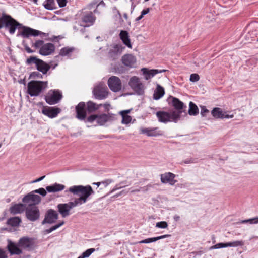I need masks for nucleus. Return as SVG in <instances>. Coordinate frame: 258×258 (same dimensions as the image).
Wrapping results in <instances>:
<instances>
[{
  "label": "nucleus",
  "mask_w": 258,
  "mask_h": 258,
  "mask_svg": "<svg viewBox=\"0 0 258 258\" xmlns=\"http://www.w3.org/2000/svg\"><path fill=\"white\" fill-rule=\"evenodd\" d=\"M21 222V219L18 217H15L9 218L7 221V224L13 227L18 226Z\"/></svg>",
  "instance_id": "nucleus-31"
},
{
  "label": "nucleus",
  "mask_w": 258,
  "mask_h": 258,
  "mask_svg": "<svg viewBox=\"0 0 258 258\" xmlns=\"http://www.w3.org/2000/svg\"><path fill=\"white\" fill-rule=\"evenodd\" d=\"M95 251V248H89L87 249L85 251L82 253L78 258H87Z\"/></svg>",
  "instance_id": "nucleus-36"
},
{
  "label": "nucleus",
  "mask_w": 258,
  "mask_h": 258,
  "mask_svg": "<svg viewBox=\"0 0 258 258\" xmlns=\"http://www.w3.org/2000/svg\"><path fill=\"white\" fill-rule=\"evenodd\" d=\"M62 97V95L60 92L54 90L52 94L45 96V99L48 104L54 105L59 102Z\"/></svg>",
  "instance_id": "nucleus-15"
},
{
  "label": "nucleus",
  "mask_w": 258,
  "mask_h": 258,
  "mask_svg": "<svg viewBox=\"0 0 258 258\" xmlns=\"http://www.w3.org/2000/svg\"><path fill=\"white\" fill-rule=\"evenodd\" d=\"M26 218L30 221H35L39 219L40 213L38 207L35 205H30L25 210Z\"/></svg>",
  "instance_id": "nucleus-10"
},
{
  "label": "nucleus",
  "mask_w": 258,
  "mask_h": 258,
  "mask_svg": "<svg viewBox=\"0 0 258 258\" xmlns=\"http://www.w3.org/2000/svg\"><path fill=\"white\" fill-rule=\"evenodd\" d=\"M121 115L122 116V118L121 121V123L122 124H128L131 121L132 117L130 115L126 114H122Z\"/></svg>",
  "instance_id": "nucleus-40"
},
{
  "label": "nucleus",
  "mask_w": 258,
  "mask_h": 258,
  "mask_svg": "<svg viewBox=\"0 0 258 258\" xmlns=\"http://www.w3.org/2000/svg\"><path fill=\"white\" fill-rule=\"evenodd\" d=\"M99 5H102L103 6H105V4L102 0L100 1H99V3L98 4V6H99Z\"/></svg>",
  "instance_id": "nucleus-63"
},
{
  "label": "nucleus",
  "mask_w": 258,
  "mask_h": 258,
  "mask_svg": "<svg viewBox=\"0 0 258 258\" xmlns=\"http://www.w3.org/2000/svg\"><path fill=\"white\" fill-rule=\"evenodd\" d=\"M59 6L61 8L64 7L67 4V0H57Z\"/></svg>",
  "instance_id": "nucleus-47"
},
{
  "label": "nucleus",
  "mask_w": 258,
  "mask_h": 258,
  "mask_svg": "<svg viewBox=\"0 0 258 258\" xmlns=\"http://www.w3.org/2000/svg\"><path fill=\"white\" fill-rule=\"evenodd\" d=\"M70 192L74 195L79 196L75 198L73 201L68 203H60L57 205L58 212L63 218H65L71 214L70 210L77 206L81 205L87 202L89 197L94 194L90 185H74L71 186L65 192Z\"/></svg>",
  "instance_id": "nucleus-1"
},
{
  "label": "nucleus",
  "mask_w": 258,
  "mask_h": 258,
  "mask_svg": "<svg viewBox=\"0 0 258 258\" xmlns=\"http://www.w3.org/2000/svg\"><path fill=\"white\" fill-rule=\"evenodd\" d=\"M175 175L171 173L168 172L161 175V180L163 183H169L170 185H174L177 181L174 180Z\"/></svg>",
  "instance_id": "nucleus-24"
},
{
  "label": "nucleus",
  "mask_w": 258,
  "mask_h": 258,
  "mask_svg": "<svg viewBox=\"0 0 258 258\" xmlns=\"http://www.w3.org/2000/svg\"><path fill=\"white\" fill-rule=\"evenodd\" d=\"M131 111V110H123V111H121L120 112V114L121 115L122 114H126V115H127L128 113H129Z\"/></svg>",
  "instance_id": "nucleus-55"
},
{
  "label": "nucleus",
  "mask_w": 258,
  "mask_h": 258,
  "mask_svg": "<svg viewBox=\"0 0 258 258\" xmlns=\"http://www.w3.org/2000/svg\"><path fill=\"white\" fill-rule=\"evenodd\" d=\"M125 186H126V185L120 186V185H119V184H116V186L110 192V193H112L114 191H116V190L120 189V188H123V187H125Z\"/></svg>",
  "instance_id": "nucleus-50"
},
{
  "label": "nucleus",
  "mask_w": 258,
  "mask_h": 258,
  "mask_svg": "<svg viewBox=\"0 0 258 258\" xmlns=\"http://www.w3.org/2000/svg\"><path fill=\"white\" fill-rule=\"evenodd\" d=\"M151 187V185H148L146 187H144L143 188L140 187L139 188L131 190V192L135 193V192H139L141 189H142L143 191H145L148 190V187Z\"/></svg>",
  "instance_id": "nucleus-45"
},
{
  "label": "nucleus",
  "mask_w": 258,
  "mask_h": 258,
  "mask_svg": "<svg viewBox=\"0 0 258 258\" xmlns=\"http://www.w3.org/2000/svg\"><path fill=\"white\" fill-rule=\"evenodd\" d=\"M227 247H238L244 245V242L241 241H235L230 242H226Z\"/></svg>",
  "instance_id": "nucleus-35"
},
{
  "label": "nucleus",
  "mask_w": 258,
  "mask_h": 258,
  "mask_svg": "<svg viewBox=\"0 0 258 258\" xmlns=\"http://www.w3.org/2000/svg\"><path fill=\"white\" fill-rule=\"evenodd\" d=\"M76 117L80 120H86L87 108L84 102H80L75 107Z\"/></svg>",
  "instance_id": "nucleus-14"
},
{
  "label": "nucleus",
  "mask_w": 258,
  "mask_h": 258,
  "mask_svg": "<svg viewBox=\"0 0 258 258\" xmlns=\"http://www.w3.org/2000/svg\"><path fill=\"white\" fill-rule=\"evenodd\" d=\"M208 113H209V111L205 106L201 107V114L202 116H206Z\"/></svg>",
  "instance_id": "nucleus-46"
},
{
  "label": "nucleus",
  "mask_w": 258,
  "mask_h": 258,
  "mask_svg": "<svg viewBox=\"0 0 258 258\" xmlns=\"http://www.w3.org/2000/svg\"><path fill=\"white\" fill-rule=\"evenodd\" d=\"M141 132L142 134H146L149 137H156L161 135V134L160 133V131L158 130L157 127L153 128H142Z\"/></svg>",
  "instance_id": "nucleus-27"
},
{
  "label": "nucleus",
  "mask_w": 258,
  "mask_h": 258,
  "mask_svg": "<svg viewBox=\"0 0 258 258\" xmlns=\"http://www.w3.org/2000/svg\"><path fill=\"white\" fill-rule=\"evenodd\" d=\"M0 258H8L6 251L0 248Z\"/></svg>",
  "instance_id": "nucleus-51"
},
{
  "label": "nucleus",
  "mask_w": 258,
  "mask_h": 258,
  "mask_svg": "<svg viewBox=\"0 0 258 258\" xmlns=\"http://www.w3.org/2000/svg\"><path fill=\"white\" fill-rule=\"evenodd\" d=\"M60 111V108L54 107H43L42 110V113L44 115L51 118L56 117Z\"/></svg>",
  "instance_id": "nucleus-18"
},
{
  "label": "nucleus",
  "mask_w": 258,
  "mask_h": 258,
  "mask_svg": "<svg viewBox=\"0 0 258 258\" xmlns=\"http://www.w3.org/2000/svg\"><path fill=\"white\" fill-rule=\"evenodd\" d=\"M124 47L121 45H115L108 52V57L112 60H116L118 59L119 56L122 53Z\"/></svg>",
  "instance_id": "nucleus-19"
},
{
  "label": "nucleus",
  "mask_w": 258,
  "mask_h": 258,
  "mask_svg": "<svg viewBox=\"0 0 258 258\" xmlns=\"http://www.w3.org/2000/svg\"><path fill=\"white\" fill-rule=\"evenodd\" d=\"M115 119V115L112 113L93 114L88 116L85 122L92 123L96 120L98 125L103 126L106 123L112 122Z\"/></svg>",
  "instance_id": "nucleus-2"
},
{
  "label": "nucleus",
  "mask_w": 258,
  "mask_h": 258,
  "mask_svg": "<svg viewBox=\"0 0 258 258\" xmlns=\"http://www.w3.org/2000/svg\"><path fill=\"white\" fill-rule=\"evenodd\" d=\"M113 182L112 179H107L105 181H102L101 184H103L104 187H106L108 185Z\"/></svg>",
  "instance_id": "nucleus-49"
},
{
  "label": "nucleus",
  "mask_w": 258,
  "mask_h": 258,
  "mask_svg": "<svg viewBox=\"0 0 258 258\" xmlns=\"http://www.w3.org/2000/svg\"><path fill=\"white\" fill-rule=\"evenodd\" d=\"M58 218V214L53 209H50L48 210L45 214L44 219L42 221L41 224L44 225L45 224H53Z\"/></svg>",
  "instance_id": "nucleus-12"
},
{
  "label": "nucleus",
  "mask_w": 258,
  "mask_h": 258,
  "mask_svg": "<svg viewBox=\"0 0 258 258\" xmlns=\"http://www.w3.org/2000/svg\"><path fill=\"white\" fill-rule=\"evenodd\" d=\"M102 105V104H97L92 101H89L86 104L87 111L88 114L93 113L98 110Z\"/></svg>",
  "instance_id": "nucleus-25"
},
{
  "label": "nucleus",
  "mask_w": 258,
  "mask_h": 258,
  "mask_svg": "<svg viewBox=\"0 0 258 258\" xmlns=\"http://www.w3.org/2000/svg\"><path fill=\"white\" fill-rule=\"evenodd\" d=\"M150 239H151V240L152 242H155V241H156L159 240L158 237H152V238H150Z\"/></svg>",
  "instance_id": "nucleus-60"
},
{
  "label": "nucleus",
  "mask_w": 258,
  "mask_h": 258,
  "mask_svg": "<svg viewBox=\"0 0 258 258\" xmlns=\"http://www.w3.org/2000/svg\"><path fill=\"white\" fill-rule=\"evenodd\" d=\"M200 79V76L198 74H192L190 76V81L192 82H196L199 81Z\"/></svg>",
  "instance_id": "nucleus-43"
},
{
  "label": "nucleus",
  "mask_w": 258,
  "mask_h": 258,
  "mask_svg": "<svg viewBox=\"0 0 258 258\" xmlns=\"http://www.w3.org/2000/svg\"><path fill=\"white\" fill-rule=\"evenodd\" d=\"M127 192H125L124 190H122L121 191H120V192L116 194L114 196V197H118L120 196H121V195H122L123 194H125V193H127Z\"/></svg>",
  "instance_id": "nucleus-57"
},
{
  "label": "nucleus",
  "mask_w": 258,
  "mask_h": 258,
  "mask_svg": "<svg viewBox=\"0 0 258 258\" xmlns=\"http://www.w3.org/2000/svg\"><path fill=\"white\" fill-rule=\"evenodd\" d=\"M143 16L142 14H141V15H140V16H139L138 17H137V18L136 19L135 21H140V20H141V19H142V18H143Z\"/></svg>",
  "instance_id": "nucleus-64"
},
{
  "label": "nucleus",
  "mask_w": 258,
  "mask_h": 258,
  "mask_svg": "<svg viewBox=\"0 0 258 258\" xmlns=\"http://www.w3.org/2000/svg\"><path fill=\"white\" fill-rule=\"evenodd\" d=\"M199 113V109L197 106L192 102L189 103L188 114L190 115H196Z\"/></svg>",
  "instance_id": "nucleus-32"
},
{
  "label": "nucleus",
  "mask_w": 258,
  "mask_h": 258,
  "mask_svg": "<svg viewBox=\"0 0 258 258\" xmlns=\"http://www.w3.org/2000/svg\"><path fill=\"white\" fill-rule=\"evenodd\" d=\"M170 236V235L166 234V235H161V236H158V237L159 238V240H160V239H164V238H167V237H168Z\"/></svg>",
  "instance_id": "nucleus-56"
},
{
  "label": "nucleus",
  "mask_w": 258,
  "mask_h": 258,
  "mask_svg": "<svg viewBox=\"0 0 258 258\" xmlns=\"http://www.w3.org/2000/svg\"><path fill=\"white\" fill-rule=\"evenodd\" d=\"M151 240L150 238L145 239L144 240H142L140 242V243H151Z\"/></svg>",
  "instance_id": "nucleus-53"
},
{
  "label": "nucleus",
  "mask_w": 258,
  "mask_h": 258,
  "mask_svg": "<svg viewBox=\"0 0 258 258\" xmlns=\"http://www.w3.org/2000/svg\"><path fill=\"white\" fill-rule=\"evenodd\" d=\"M165 94L164 89L159 84H157V87L155 89L153 94V99L154 100H159Z\"/></svg>",
  "instance_id": "nucleus-28"
},
{
  "label": "nucleus",
  "mask_w": 258,
  "mask_h": 258,
  "mask_svg": "<svg viewBox=\"0 0 258 258\" xmlns=\"http://www.w3.org/2000/svg\"><path fill=\"white\" fill-rule=\"evenodd\" d=\"M23 44L25 47V49L28 53H32L34 52V51L30 48V47L27 44H24V41H23Z\"/></svg>",
  "instance_id": "nucleus-48"
},
{
  "label": "nucleus",
  "mask_w": 258,
  "mask_h": 258,
  "mask_svg": "<svg viewBox=\"0 0 258 258\" xmlns=\"http://www.w3.org/2000/svg\"><path fill=\"white\" fill-rule=\"evenodd\" d=\"M47 82L31 81L28 84V93L31 96H37L47 87Z\"/></svg>",
  "instance_id": "nucleus-4"
},
{
  "label": "nucleus",
  "mask_w": 258,
  "mask_h": 258,
  "mask_svg": "<svg viewBox=\"0 0 258 258\" xmlns=\"http://www.w3.org/2000/svg\"><path fill=\"white\" fill-rule=\"evenodd\" d=\"M45 177V176L44 175V176H42L37 179H36V180H33L31 182V183H36V182H40L41 181V180H42Z\"/></svg>",
  "instance_id": "nucleus-52"
},
{
  "label": "nucleus",
  "mask_w": 258,
  "mask_h": 258,
  "mask_svg": "<svg viewBox=\"0 0 258 258\" xmlns=\"http://www.w3.org/2000/svg\"><path fill=\"white\" fill-rule=\"evenodd\" d=\"M177 111L169 112L159 111L156 113V115L159 122L167 123L169 122L177 123L180 119Z\"/></svg>",
  "instance_id": "nucleus-5"
},
{
  "label": "nucleus",
  "mask_w": 258,
  "mask_h": 258,
  "mask_svg": "<svg viewBox=\"0 0 258 258\" xmlns=\"http://www.w3.org/2000/svg\"><path fill=\"white\" fill-rule=\"evenodd\" d=\"M54 0H46L43 3L44 8L47 10H52L55 8Z\"/></svg>",
  "instance_id": "nucleus-33"
},
{
  "label": "nucleus",
  "mask_w": 258,
  "mask_h": 258,
  "mask_svg": "<svg viewBox=\"0 0 258 258\" xmlns=\"http://www.w3.org/2000/svg\"><path fill=\"white\" fill-rule=\"evenodd\" d=\"M227 247L226 243H218L209 248L210 250Z\"/></svg>",
  "instance_id": "nucleus-39"
},
{
  "label": "nucleus",
  "mask_w": 258,
  "mask_h": 258,
  "mask_svg": "<svg viewBox=\"0 0 258 258\" xmlns=\"http://www.w3.org/2000/svg\"><path fill=\"white\" fill-rule=\"evenodd\" d=\"M44 42L43 40H39L36 41V42L32 44V46L35 47L36 48H39L44 45Z\"/></svg>",
  "instance_id": "nucleus-44"
},
{
  "label": "nucleus",
  "mask_w": 258,
  "mask_h": 258,
  "mask_svg": "<svg viewBox=\"0 0 258 258\" xmlns=\"http://www.w3.org/2000/svg\"><path fill=\"white\" fill-rule=\"evenodd\" d=\"M128 85L138 95H142L144 94L145 87L138 77H132L130 79Z\"/></svg>",
  "instance_id": "nucleus-7"
},
{
  "label": "nucleus",
  "mask_w": 258,
  "mask_h": 258,
  "mask_svg": "<svg viewBox=\"0 0 258 258\" xmlns=\"http://www.w3.org/2000/svg\"><path fill=\"white\" fill-rule=\"evenodd\" d=\"M24 205L23 204H15L10 207V212L13 214L21 213L24 211Z\"/></svg>",
  "instance_id": "nucleus-29"
},
{
  "label": "nucleus",
  "mask_w": 258,
  "mask_h": 258,
  "mask_svg": "<svg viewBox=\"0 0 258 258\" xmlns=\"http://www.w3.org/2000/svg\"><path fill=\"white\" fill-rule=\"evenodd\" d=\"M74 48H70L68 47H65L62 48L59 52V55L64 56L69 55L70 53H72L74 50Z\"/></svg>",
  "instance_id": "nucleus-34"
},
{
  "label": "nucleus",
  "mask_w": 258,
  "mask_h": 258,
  "mask_svg": "<svg viewBox=\"0 0 258 258\" xmlns=\"http://www.w3.org/2000/svg\"><path fill=\"white\" fill-rule=\"evenodd\" d=\"M167 101L169 105L172 106L175 109V110H172L171 111H177L176 112H178L179 119H180L183 113H184L185 115L186 114L185 110L186 106L184 105V103L178 98L170 96L167 98Z\"/></svg>",
  "instance_id": "nucleus-6"
},
{
  "label": "nucleus",
  "mask_w": 258,
  "mask_h": 258,
  "mask_svg": "<svg viewBox=\"0 0 258 258\" xmlns=\"http://www.w3.org/2000/svg\"><path fill=\"white\" fill-rule=\"evenodd\" d=\"M121 61L124 66L128 68H135L137 66L136 57L131 54H124Z\"/></svg>",
  "instance_id": "nucleus-16"
},
{
  "label": "nucleus",
  "mask_w": 258,
  "mask_h": 258,
  "mask_svg": "<svg viewBox=\"0 0 258 258\" xmlns=\"http://www.w3.org/2000/svg\"><path fill=\"white\" fill-rule=\"evenodd\" d=\"M64 224V222L63 221H62L60 223L52 226L51 228L46 229L44 231V232L46 234L50 233L52 232L53 231L55 230L56 229H57V228H58L59 227H60V226L63 225Z\"/></svg>",
  "instance_id": "nucleus-37"
},
{
  "label": "nucleus",
  "mask_w": 258,
  "mask_h": 258,
  "mask_svg": "<svg viewBox=\"0 0 258 258\" xmlns=\"http://www.w3.org/2000/svg\"><path fill=\"white\" fill-rule=\"evenodd\" d=\"M249 223L250 224H258V217H254L253 218L249 219L247 220H242L240 223Z\"/></svg>",
  "instance_id": "nucleus-38"
},
{
  "label": "nucleus",
  "mask_w": 258,
  "mask_h": 258,
  "mask_svg": "<svg viewBox=\"0 0 258 258\" xmlns=\"http://www.w3.org/2000/svg\"><path fill=\"white\" fill-rule=\"evenodd\" d=\"M52 61L49 63H47L43 60L37 58L35 56H31L26 60L27 65H31L34 64L37 70L41 72L43 75L46 74L51 68Z\"/></svg>",
  "instance_id": "nucleus-3"
},
{
  "label": "nucleus",
  "mask_w": 258,
  "mask_h": 258,
  "mask_svg": "<svg viewBox=\"0 0 258 258\" xmlns=\"http://www.w3.org/2000/svg\"><path fill=\"white\" fill-rule=\"evenodd\" d=\"M19 245V243H16L12 241L8 240V244L7 245V249L11 255L17 254L19 255L22 253V250L20 249Z\"/></svg>",
  "instance_id": "nucleus-21"
},
{
  "label": "nucleus",
  "mask_w": 258,
  "mask_h": 258,
  "mask_svg": "<svg viewBox=\"0 0 258 258\" xmlns=\"http://www.w3.org/2000/svg\"><path fill=\"white\" fill-rule=\"evenodd\" d=\"M184 162L185 164H189V163H193L194 161H192L191 159H190V160L187 159V160H185L184 161Z\"/></svg>",
  "instance_id": "nucleus-62"
},
{
  "label": "nucleus",
  "mask_w": 258,
  "mask_h": 258,
  "mask_svg": "<svg viewBox=\"0 0 258 258\" xmlns=\"http://www.w3.org/2000/svg\"><path fill=\"white\" fill-rule=\"evenodd\" d=\"M99 3V0H94L92 3H91V5L92 6H94V5H97V7H98V4Z\"/></svg>",
  "instance_id": "nucleus-58"
},
{
  "label": "nucleus",
  "mask_w": 258,
  "mask_h": 258,
  "mask_svg": "<svg viewBox=\"0 0 258 258\" xmlns=\"http://www.w3.org/2000/svg\"><path fill=\"white\" fill-rule=\"evenodd\" d=\"M119 36L124 44L128 48H132V44L129 38L128 33L126 31L121 30L120 32Z\"/></svg>",
  "instance_id": "nucleus-26"
},
{
  "label": "nucleus",
  "mask_w": 258,
  "mask_h": 258,
  "mask_svg": "<svg viewBox=\"0 0 258 258\" xmlns=\"http://www.w3.org/2000/svg\"><path fill=\"white\" fill-rule=\"evenodd\" d=\"M41 197L35 195L33 191L25 196L22 199L23 202L28 204V206H30V205L36 206L41 202Z\"/></svg>",
  "instance_id": "nucleus-11"
},
{
  "label": "nucleus",
  "mask_w": 258,
  "mask_h": 258,
  "mask_svg": "<svg viewBox=\"0 0 258 258\" xmlns=\"http://www.w3.org/2000/svg\"><path fill=\"white\" fill-rule=\"evenodd\" d=\"M173 219L175 221H178V220H179L180 219V216L177 215H175L174 217H173Z\"/></svg>",
  "instance_id": "nucleus-61"
},
{
  "label": "nucleus",
  "mask_w": 258,
  "mask_h": 258,
  "mask_svg": "<svg viewBox=\"0 0 258 258\" xmlns=\"http://www.w3.org/2000/svg\"><path fill=\"white\" fill-rule=\"evenodd\" d=\"M55 49L54 45L47 43L43 45L40 48L39 53L43 56H48L52 54Z\"/></svg>",
  "instance_id": "nucleus-20"
},
{
  "label": "nucleus",
  "mask_w": 258,
  "mask_h": 258,
  "mask_svg": "<svg viewBox=\"0 0 258 258\" xmlns=\"http://www.w3.org/2000/svg\"><path fill=\"white\" fill-rule=\"evenodd\" d=\"M114 10H116V13L118 15L119 19H121V15L119 11L117 10L116 7H114Z\"/></svg>",
  "instance_id": "nucleus-59"
},
{
  "label": "nucleus",
  "mask_w": 258,
  "mask_h": 258,
  "mask_svg": "<svg viewBox=\"0 0 258 258\" xmlns=\"http://www.w3.org/2000/svg\"><path fill=\"white\" fill-rule=\"evenodd\" d=\"M211 114L216 118L223 119L233 117V114L230 115L227 114L225 112L222 111L221 108L218 107L214 108L211 111Z\"/></svg>",
  "instance_id": "nucleus-22"
},
{
  "label": "nucleus",
  "mask_w": 258,
  "mask_h": 258,
  "mask_svg": "<svg viewBox=\"0 0 258 258\" xmlns=\"http://www.w3.org/2000/svg\"><path fill=\"white\" fill-rule=\"evenodd\" d=\"M30 78L32 79H42L43 78V76L39 72H33L30 74Z\"/></svg>",
  "instance_id": "nucleus-41"
},
{
  "label": "nucleus",
  "mask_w": 258,
  "mask_h": 258,
  "mask_svg": "<svg viewBox=\"0 0 258 258\" xmlns=\"http://www.w3.org/2000/svg\"><path fill=\"white\" fill-rule=\"evenodd\" d=\"M65 187V185L63 184L55 183L53 184L46 186V189L43 188H40L33 191L35 194H39L42 197H45L47 194V191L48 192H56L63 190Z\"/></svg>",
  "instance_id": "nucleus-8"
},
{
  "label": "nucleus",
  "mask_w": 258,
  "mask_h": 258,
  "mask_svg": "<svg viewBox=\"0 0 258 258\" xmlns=\"http://www.w3.org/2000/svg\"><path fill=\"white\" fill-rule=\"evenodd\" d=\"M150 11V8H147L146 9H144L141 12V14L144 16V15L147 14Z\"/></svg>",
  "instance_id": "nucleus-54"
},
{
  "label": "nucleus",
  "mask_w": 258,
  "mask_h": 258,
  "mask_svg": "<svg viewBox=\"0 0 258 258\" xmlns=\"http://www.w3.org/2000/svg\"><path fill=\"white\" fill-rule=\"evenodd\" d=\"M108 85L110 89L114 92H119L122 88L120 79L115 76H112L108 79Z\"/></svg>",
  "instance_id": "nucleus-13"
},
{
  "label": "nucleus",
  "mask_w": 258,
  "mask_h": 258,
  "mask_svg": "<svg viewBox=\"0 0 258 258\" xmlns=\"http://www.w3.org/2000/svg\"><path fill=\"white\" fill-rule=\"evenodd\" d=\"M95 16H94L92 12H91L85 15L82 18V20L84 22L89 23L91 25L93 24L95 21Z\"/></svg>",
  "instance_id": "nucleus-30"
},
{
  "label": "nucleus",
  "mask_w": 258,
  "mask_h": 258,
  "mask_svg": "<svg viewBox=\"0 0 258 258\" xmlns=\"http://www.w3.org/2000/svg\"><path fill=\"white\" fill-rule=\"evenodd\" d=\"M93 94L96 99H105L108 95V88L104 84L100 83L94 88Z\"/></svg>",
  "instance_id": "nucleus-9"
},
{
  "label": "nucleus",
  "mask_w": 258,
  "mask_h": 258,
  "mask_svg": "<svg viewBox=\"0 0 258 258\" xmlns=\"http://www.w3.org/2000/svg\"><path fill=\"white\" fill-rule=\"evenodd\" d=\"M19 246L24 249L30 250L33 248L34 241L33 239L28 237H23L19 241Z\"/></svg>",
  "instance_id": "nucleus-17"
},
{
  "label": "nucleus",
  "mask_w": 258,
  "mask_h": 258,
  "mask_svg": "<svg viewBox=\"0 0 258 258\" xmlns=\"http://www.w3.org/2000/svg\"><path fill=\"white\" fill-rule=\"evenodd\" d=\"M143 75L144 76V78L146 80H148L153 77H154L155 75L158 73H162L165 72V70H159L157 69H152L148 70L147 68H142L141 70Z\"/></svg>",
  "instance_id": "nucleus-23"
},
{
  "label": "nucleus",
  "mask_w": 258,
  "mask_h": 258,
  "mask_svg": "<svg viewBox=\"0 0 258 258\" xmlns=\"http://www.w3.org/2000/svg\"><path fill=\"white\" fill-rule=\"evenodd\" d=\"M168 227V223L166 221H161L156 223V227L159 228H166Z\"/></svg>",
  "instance_id": "nucleus-42"
}]
</instances>
